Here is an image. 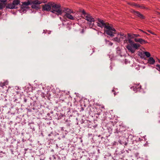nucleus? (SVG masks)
I'll return each mask as SVG.
<instances>
[{
  "label": "nucleus",
  "instance_id": "7ed1b4c3",
  "mask_svg": "<svg viewBox=\"0 0 160 160\" xmlns=\"http://www.w3.org/2000/svg\"><path fill=\"white\" fill-rule=\"evenodd\" d=\"M104 22V21H98L97 25L101 28H105V32L107 34L112 37L116 34L115 29L108 25V23Z\"/></svg>",
  "mask_w": 160,
  "mask_h": 160
},
{
  "label": "nucleus",
  "instance_id": "4be33fe9",
  "mask_svg": "<svg viewBox=\"0 0 160 160\" xmlns=\"http://www.w3.org/2000/svg\"><path fill=\"white\" fill-rule=\"evenodd\" d=\"M5 8V7L0 2V10H2Z\"/></svg>",
  "mask_w": 160,
  "mask_h": 160
},
{
  "label": "nucleus",
  "instance_id": "37998d69",
  "mask_svg": "<svg viewBox=\"0 0 160 160\" xmlns=\"http://www.w3.org/2000/svg\"><path fill=\"white\" fill-rule=\"evenodd\" d=\"M63 128H62V130H63Z\"/></svg>",
  "mask_w": 160,
  "mask_h": 160
},
{
  "label": "nucleus",
  "instance_id": "423d86ee",
  "mask_svg": "<svg viewBox=\"0 0 160 160\" xmlns=\"http://www.w3.org/2000/svg\"><path fill=\"white\" fill-rule=\"evenodd\" d=\"M52 2L50 1L48 2L47 4H45L42 5V11H46L51 12L52 10L51 8L52 5Z\"/></svg>",
  "mask_w": 160,
  "mask_h": 160
},
{
  "label": "nucleus",
  "instance_id": "58836bf2",
  "mask_svg": "<svg viewBox=\"0 0 160 160\" xmlns=\"http://www.w3.org/2000/svg\"><path fill=\"white\" fill-rule=\"evenodd\" d=\"M158 61L160 63V60L158 59Z\"/></svg>",
  "mask_w": 160,
  "mask_h": 160
},
{
  "label": "nucleus",
  "instance_id": "2f4dec72",
  "mask_svg": "<svg viewBox=\"0 0 160 160\" xmlns=\"http://www.w3.org/2000/svg\"><path fill=\"white\" fill-rule=\"evenodd\" d=\"M148 32H150L152 34H154V33L153 32H151L150 30H148Z\"/></svg>",
  "mask_w": 160,
  "mask_h": 160
},
{
  "label": "nucleus",
  "instance_id": "f03ea898",
  "mask_svg": "<svg viewBox=\"0 0 160 160\" xmlns=\"http://www.w3.org/2000/svg\"><path fill=\"white\" fill-rule=\"evenodd\" d=\"M74 17L77 20H79L81 18L85 19V20H94V18L90 14L87 13L83 9H79L76 12H74Z\"/></svg>",
  "mask_w": 160,
  "mask_h": 160
},
{
  "label": "nucleus",
  "instance_id": "dca6fc26",
  "mask_svg": "<svg viewBox=\"0 0 160 160\" xmlns=\"http://www.w3.org/2000/svg\"><path fill=\"white\" fill-rule=\"evenodd\" d=\"M7 1L8 0H0V2L5 7L7 5Z\"/></svg>",
  "mask_w": 160,
  "mask_h": 160
},
{
  "label": "nucleus",
  "instance_id": "c9c22d12",
  "mask_svg": "<svg viewBox=\"0 0 160 160\" xmlns=\"http://www.w3.org/2000/svg\"><path fill=\"white\" fill-rule=\"evenodd\" d=\"M48 34H50V33L51 31H48Z\"/></svg>",
  "mask_w": 160,
  "mask_h": 160
},
{
  "label": "nucleus",
  "instance_id": "39448f33",
  "mask_svg": "<svg viewBox=\"0 0 160 160\" xmlns=\"http://www.w3.org/2000/svg\"><path fill=\"white\" fill-rule=\"evenodd\" d=\"M140 46L139 44L134 42L131 45H127L126 48L130 52L133 53H134L135 50L138 49Z\"/></svg>",
  "mask_w": 160,
  "mask_h": 160
},
{
  "label": "nucleus",
  "instance_id": "6ab92c4d",
  "mask_svg": "<svg viewBox=\"0 0 160 160\" xmlns=\"http://www.w3.org/2000/svg\"><path fill=\"white\" fill-rule=\"evenodd\" d=\"M143 53L147 57L150 58L151 56L150 53L149 52H145Z\"/></svg>",
  "mask_w": 160,
  "mask_h": 160
},
{
  "label": "nucleus",
  "instance_id": "f704fd0d",
  "mask_svg": "<svg viewBox=\"0 0 160 160\" xmlns=\"http://www.w3.org/2000/svg\"><path fill=\"white\" fill-rule=\"evenodd\" d=\"M88 21L89 22H90L91 23H92V22H94V21Z\"/></svg>",
  "mask_w": 160,
  "mask_h": 160
},
{
  "label": "nucleus",
  "instance_id": "a211bd4d",
  "mask_svg": "<svg viewBox=\"0 0 160 160\" xmlns=\"http://www.w3.org/2000/svg\"><path fill=\"white\" fill-rule=\"evenodd\" d=\"M139 42L141 44H143L147 43V42L145 41L142 38H139Z\"/></svg>",
  "mask_w": 160,
  "mask_h": 160
},
{
  "label": "nucleus",
  "instance_id": "bb28decb",
  "mask_svg": "<svg viewBox=\"0 0 160 160\" xmlns=\"http://www.w3.org/2000/svg\"><path fill=\"white\" fill-rule=\"evenodd\" d=\"M143 6H140V5H139V4H138L137 7L139 8H141V9H143V8L142 7H143Z\"/></svg>",
  "mask_w": 160,
  "mask_h": 160
},
{
  "label": "nucleus",
  "instance_id": "0eeeda50",
  "mask_svg": "<svg viewBox=\"0 0 160 160\" xmlns=\"http://www.w3.org/2000/svg\"><path fill=\"white\" fill-rule=\"evenodd\" d=\"M12 3L14 9H18V7L17 6L18 5H19L20 6V9L18 11L20 12L21 13H23L22 10L21 8L22 4L20 3V0H13Z\"/></svg>",
  "mask_w": 160,
  "mask_h": 160
},
{
  "label": "nucleus",
  "instance_id": "2eb2a0df",
  "mask_svg": "<svg viewBox=\"0 0 160 160\" xmlns=\"http://www.w3.org/2000/svg\"><path fill=\"white\" fill-rule=\"evenodd\" d=\"M141 85H138L137 86H133V90L134 91H137L138 90H139V89L141 88Z\"/></svg>",
  "mask_w": 160,
  "mask_h": 160
},
{
  "label": "nucleus",
  "instance_id": "393cba45",
  "mask_svg": "<svg viewBox=\"0 0 160 160\" xmlns=\"http://www.w3.org/2000/svg\"><path fill=\"white\" fill-rule=\"evenodd\" d=\"M156 66L157 68V69L160 71V65L157 64Z\"/></svg>",
  "mask_w": 160,
  "mask_h": 160
},
{
  "label": "nucleus",
  "instance_id": "cd10ccee",
  "mask_svg": "<svg viewBox=\"0 0 160 160\" xmlns=\"http://www.w3.org/2000/svg\"><path fill=\"white\" fill-rule=\"evenodd\" d=\"M139 38L138 39V38H135L134 41L136 42H139Z\"/></svg>",
  "mask_w": 160,
  "mask_h": 160
},
{
  "label": "nucleus",
  "instance_id": "f257e3e1",
  "mask_svg": "<svg viewBox=\"0 0 160 160\" xmlns=\"http://www.w3.org/2000/svg\"><path fill=\"white\" fill-rule=\"evenodd\" d=\"M21 3V8L23 13H26L27 10H30L32 13H35L41 8L40 4L41 2L39 0H26L22 2Z\"/></svg>",
  "mask_w": 160,
  "mask_h": 160
},
{
  "label": "nucleus",
  "instance_id": "4468645a",
  "mask_svg": "<svg viewBox=\"0 0 160 160\" xmlns=\"http://www.w3.org/2000/svg\"><path fill=\"white\" fill-rule=\"evenodd\" d=\"M128 36L129 38H133L134 37H137L140 36V35L139 34H131L130 33H128Z\"/></svg>",
  "mask_w": 160,
  "mask_h": 160
},
{
  "label": "nucleus",
  "instance_id": "1a4fd4ad",
  "mask_svg": "<svg viewBox=\"0 0 160 160\" xmlns=\"http://www.w3.org/2000/svg\"><path fill=\"white\" fill-rule=\"evenodd\" d=\"M123 37H126L124 34H118V37H115L113 38L114 41L119 42L121 41V38H123Z\"/></svg>",
  "mask_w": 160,
  "mask_h": 160
},
{
  "label": "nucleus",
  "instance_id": "c85d7f7f",
  "mask_svg": "<svg viewBox=\"0 0 160 160\" xmlns=\"http://www.w3.org/2000/svg\"><path fill=\"white\" fill-rule=\"evenodd\" d=\"M119 132V131H118V129H116L115 130L114 133H115V134L118 133Z\"/></svg>",
  "mask_w": 160,
  "mask_h": 160
},
{
  "label": "nucleus",
  "instance_id": "79ce46f5",
  "mask_svg": "<svg viewBox=\"0 0 160 160\" xmlns=\"http://www.w3.org/2000/svg\"><path fill=\"white\" fill-rule=\"evenodd\" d=\"M114 95H116V93H115V92H114Z\"/></svg>",
  "mask_w": 160,
  "mask_h": 160
},
{
  "label": "nucleus",
  "instance_id": "7c9ffc66",
  "mask_svg": "<svg viewBox=\"0 0 160 160\" xmlns=\"http://www.w3.org/2000/svg\"><path fill=\"white\" fill-rule=\"evenodd\" d=\"M27 99L26 98H24V102H27Z\"/></svg>",
  "mask_w": 160,
  "mask_h": 160
},
{
  "label": "nucleus",
  "instance_id": "ea45409f",
  "mask_svg": "<svg viewBox=\"0 0 160 160\" xmlns=\"http://www.w3.org/2000/svg\"><path fill=\"white\" fill-rule=\"evenodd\" d=\"M110 68L111 70H112V67H111V66H110Z\"/></svg>",
  "mask_w": 160,
  "mask_h": 160
},
{
  "label": "nucleus",
  "instance_id": "20e7f679",
  "mask_svg": "<svg viewBox=\"0 0 160 160\" xmlns=\"http://www.w3.org/2000/svg\"><path fill=\"white\" fill-rule=\"evenodd\" d=\"M51 12L53 13H55L58 15H62L64 12V10H62L61 8V5L60 4H57L52 2Z\"/></svg>",
  "mask_w": 160,
  "mask_h": 160
},
{
  "label": "nucleus",
  "instance_id": "4c0bfd02",
  "mask_svg": "<svg viewBox=\"0 0 160 160\" xmlns=\"http://www.w3.org/2000/svg\"><path fill=\"white\" fill-rule=\"evenodd\" d=\"M124 144V145H125V146L127 145V143H126V142H125Z\"/></svg>",
  "mask_w": 160,
  "mask_h": 160
},
{
  "label": "nucleus",
  "instance_id": "9b49d317",
  "mask_svg": "<svg viewBox=\"0 0 160 160\" xmlns=\"http://www.w3.org/2000/svg\"><path fill=\"white\" fill-rule=\"evenodd\" d=\"M64 12L65 11V14L66 13L68 14H71L72 13V14H74L73 11L72 9H70L68 8H64Z\"/></svg>",
  "mask_w": 160,
  "mask_h": 160
},
{
  "label": "nucleus",
  "instance_id": "e433bc0d",
  "mask_svg": "<svg viewBox=\"0 0 160 160\" xmlns=\"http://www.w3.org/2000/svg\"><path fill=\"white\" fill-rule=\"evenodd\" d=\"M158 15H160V12H157Z\"/></svg>",
  "mask_w": 160,
  "mask_h": 160
},
{
  "label": "nucleus",
  "instance_id": "473e14b6",
  "mask_svg": "<svg viewBox=\"0 0 160 160\" xmlns=\"http://www.w3.org/2000/svg\"><path fill=\"white\" fill-rule=\"evenodd\" d=\"M142 8H143V9H148V8L147 7H145L144 6Z\"/></svg>",
  "mask_w": 160,
  "mask_h": 160
},
{
  "label": "nucleus",
  "instance_id": "a19ab883",
  "mask_svg": "<svg viewBox=\"0 0 160 160\" xmlns=\"http://www.w3.org/2000/svg\"><path fill=\"white\" fill-rule=\"evenodd\" d=\"M112 92H114V90L113 89L112 90Z\"/></svg>",
  "mask_w": 160,
  "mask_h": 160
},
{
  "label": "nucleus",
  "instance_id": "f8f14e48",
  "mask_svg": "<svg viewBox=\"0 0 160 160\" xmlns=\"http://www.w3.org/2000/svg\"><path fill=\"white\" fill-rule=\"evenodd\" d=\"M148 63L151 65H152L155 63V61L152 57H150L148 59Z\"/></svg>",
  "mask_w": 160,
  "mask_h": 160
},
{
  "label": "nucleus",
  "instance_id": "c756f323",
  "mask_svg": "<svg viewBox=\"0 0 160 160\" xmlns=\"http://www.w3.org/2000/svg\"><path fill=\"white\" fill-rule=\"evenodd\" d=\"M92 17L93 18V17L92 16ZM94 18V19H96V20H97H97H102V19H100L99 18ZM94 20H95V19H94Z\"/></svg>",
  "mask_w": 160,
  "mask_h": 160
},
{
  "label": "nucleus",
  "instance_id": "5701e85b",
  "mask_svg": "<svg viewBox=\"0 0 160 160\" xmlns=\"http://www.w3.org/2000/svg\"><path fill=\"white\" fill-rule=\"evenodd\" d=\"M7 82H5L4 83H0V86L1 87H3L4 86H5L6 84H7Z\"/></svg>",
  "mask_w": 160,
  "mask_h": 160
},
{
  "label": "nucleus",
  "instance_id": "f3484780",
  "mask_svg": "<svg viewBox=\"0 0 160 160\" xmlns=\"http://www.w3.org/2000/svg\"><path fill=\"white\" fill-rule=\"evenodd\" d=\"M127 4L128 5H130L132 6H135L137 7V6L138 4L136 3H131V2H127Z\"/></svg>",
  "mask_w": 160,
  "mask_h": 160
},
{
  "label": "nucleus",
  "instance_id": "412c9836",
  "mask_svg": "<svg viewBox=\"0 0 160 160\" xmlns=\"http://www.w3.org/2000/svg\"><path fill=\"white\" fill-rule=\"evenodd\" d=\"M131 39V38L128 37V42L130 44L129 45H131L134 42L133 41H132Z\"/></svg>",
  "mask_w": 160,
  "mask_h": 160
},
{
  "label": "nucleus",
  "instance_id": "9d476101",
  "mask_svg": "<svg viewBox=\"0 0 160 160\" xmlns=\"http://www.w3.org/2000/svg\"><path fill=\"white\" fill-rule=\"evenodd\" d=\"M63 17L65 19H67V18H68L71 20H73L74 19H75V18H74V16L72 15H71V14H68L66 13V14H65L64 15Z\"/></svg>",
  "mask_w": 160,
  "mask_h": 160
},
{
  "label": "nucleus",
  "instance_id": "6e6552de",
  "mask_svg": "<svg viewBox=\"0 0 160 160\" xmlns=\"http://www.w3.org/2000/svg\"><path fill=\"white\" fill-rule=\"evenodd\" d=\"M132 12L134 14L137 16L138 17L141 19H145V16L142 14L141 13L137 11H135L134 10H132Z\"/></svg>",
  "mask_w": 160,
  "mask_h": 160
},
{
  "label": "nucleus",
  "instance_id": "72a5a7b5",
  "mask_svg": "<svg viewBox=\"0 0 160 160\" xmlns=\"http://www.w3.org/2000/svg\"><path fill=\"white\" fill-rule=\"evenodd\" d=\"M47 32V31L46 30H43V33H46V32Z\"/></svg>",
  "mask_w": 160,
  "mask_h": 160
},
{
  "label": "nucleus",
  "instance_id": "aec40b11",
  "mask_svg": "<svg viewBox=\"0 0 160 160\" xmlns=\"http://www.w3.org/2000/svg\"><path fill=\"white\" fill-rule=\"evenodd\" d=\"M62 21V24L63 25H67L69 24L68 21Z\"/></svg>",
  "mask_w": 160,
  "mask_h": 160
},
{
  "label": "nucleus",
  "instance_id": "ddd939ff",
  "mask_svg": "<svg viewBox=\"0 0 160 160\" xmlns=\"http://www.w3.org/2000/svg\"><path fill=\"white\" fill-rule=\"evenodd\" d=\"M5 9L6 10H7L8 9H14L13 6L12 5V3H7V5H6V6H5Z\"/></svg>",
  "mask_w": 160,
  "mask_h": 160
},
{
  "label": "nucleus",
  "instance_id": "b1692460",
  "mask_svg": "<svg viewBox=\"0 0 160 160\" xmlns=\"http://www.w3.org/2000/svg\"><path fill=\"white\" fill-rule=\"evenodd\" d=\"M105 42H106V43H107L108 42H109V44L111 46H112V42H109V41L107 40L106 39H105Z\"/></svg>",
  "mask_w": 160,
  "mask_h": 160
},
{
  "label": "nucleus",
  "instance_id": "a878e982",
  "mask_svg": "<svg viewBox=\"0 0 160 160\" xmlns=\"http://www.w3.org/2000/svg\"><path fill=\"white\" fill-rule=\"evenodd\" d=\"M40 2H41V3H46L47 2V1H45V0H43V1H40Z\"/></svg>",
  "mask_w": 160,
  "mask_h": 160
}]
</instances>
